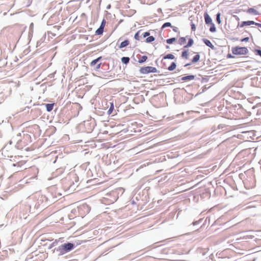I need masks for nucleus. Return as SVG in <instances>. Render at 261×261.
Returning <instances> with one entry per match:
<instances>
[{"label": "nucleus", "mask_w": 261, "mask_h": 261, "mask_svg": "<svg viewBox=\"0 0 261 261\" xmlns=\"http://www.w3.org/2000/svg\"><path fill=\"white\" fill-rule=\"evenodd\" d=\"M21 141L19 139L17 140V144L15 145V147L13 148L11 147L12 141H9V144H6L4 147L2 149V154L6 158H11L12 157L16 156L15 154V149H20L22 148V146L20 145V143Z\"/></svg>", "instance_id": "obj_1"}, {"label": "nucleus", "mask_w": 261, "mask_h": 261, "mask_svg": "<svg viewBox=\"0 0 261 261\" xmlns=\"http://www.w3.org/2000/svg\"><path fill=\"white\" fill-rule=\"evenodd\" d=\"M49 204V203L48 202V199L47 197H46V196L45 195H40L39 196L37 199V201L34 205L33 204L30 205V211L32 213H35L34 211L35 208L37 210L40 208L38 212H39L42 209L46 207Z\"/></svg>", "instance_id": "obj_2"}, {"label": "nucleus", "mask_w": 261, "mask_h": 261, "mask_svg": "<svg viewBox=\"0 0 261 261\" xmlns=\"http://www.w3.org/2000/svg\"><path fill=\"white\" fill-rule=\"evenodd\" d=\"M75 247L74 244L68 242L64 243L53 250L54 253H56L57 255H62L73 249Z\"/></svg>", "instance_id": "obj_3"}, {"label": "nucleus", "mask_w": 261, "mask_h": 261, "mask_svg": "<svg viewBox=\"0 0 261 261\" xmlns=\"http://www.w3.org/2000/svg\"><path fill=\"white\" fill-rule=\"evenodd\" d=\"M249 52L248 48L246 47L236 46L232 48V53L236 55H246Z\"/></svg>", "instance_id": "obj_4"}, {"label": "nucleus", "mask_w": 261, "mask_h": 261, "mask_svg": "<svg viewBox=\"0 0 261 261\" xmlns=\"http://www.w3.org/2000/svg\"><path fill=\"white\" fill-rule=\"evenodd\" d=\"M139 71L141 74L159 72L155 67L151 66L142 67L140 69Z\"/></svg>", "instance_id": "obj_5"}, {"label": "nucleus", "mask_w": 261, "mask_h": 261, "mask_svg": "<svg viewBox=\"0 0 261 261\" xmlns=\"http://www.w3.org/2000/svg\"><path fill=\"white\" fill-rule=\"evenodd\" d=\"M102 57H99L91 61L90 66L93 67L95 70H98L100 68L101 63H99Z\"/></svg>", "instance_id": "obj_6"}, {"label": "nucleus", "mask_w": 261, "mask_h": 261, "mask_svg": "<svg viewBox=\"0 0 261 261\" xmlns=\"http://www.w3.org/2000/svg\"><path fill=\"white\" fill-rule=\"evenodd\" d=\"M204 17L205 19V22L206 24H211L212 22V19L211 18L210 16L208 14L207 12H205L204 14Z\"/></svg>", "instance_id": "obj_7"}, {"label": "nucleus", "mask_w": 261, "mask_h": 261, "mask_svg": "<svg viewBox=\"0 0 261 261\" xmlns=\"http://www.w3.org/2000/svg\"><path fill=\"white\" fill-rule=\"evenodd\" d=\"M202 41L206 46H208L212 49H215V46L213 45L212 42L209 40L204 38L202 39Z\"/></svg>", "instance_id": "obj_8"}, {"label": "nucleus", "mask_w": 261, "mask_h": 261, "mask_svg": "<svg viewBox=\"0 0 261 261\" xmlns=\"http://www.w3.org/2000/svg\"><path fill=\"white\" fill-rule=\"evenodd\" d=\"M65 188H66V190L69 191V192H72L75 190V185L73 181H71L69 183V186L68 187H64Z\"/></svg>", "instance_id": "obj_9"}, {"label": "nucleus", "mask_w": 261, "mask_h": 261, "mask_svg": "<svg viewBox=\"0 0 261 261\" xmlns=\"http://www.w3.org/2000/svg\"><path fill=\"white\" fill-rule=\"evenodd\" d=\"M246 12L249 14H253L254 15H257L259 14V13L253 8H250L248 9Z\"/></svg>", "instance_id": "obj_10"}, {"label": "nucleus", "mask_w": 261, "mask_h": 261, "mask_svg": "<svg viewBox=\"0 0 261 261\" xmlns=\"http://www.w3.org/2000/svg\"><path fill=\"white\" fill-rule=\"evenodd\" d=\"M54 105H55L54 103H44L43 104V105L45 106V107L46 108V111L47 112H50L51 111L53 110L54 106Z\"/></svg>", "instance_id": "obj_11"}, {"label": "nucleus", "mask_w": 261, "mask_h": 261, "mask_svg": "<svg viewBox=\"0 0 261 261\" xmlns=\"http://www.w3.org/2000/svg\"><path fill=\"white\" fill-rule=\"evenodd\" d=\"M195 76L194 75H189L181 77V80L183 81H191L195 79Z\"/></svg>", "instance_id": "obj_12"}, {"label": "nucleus", "mask_w": 261, "mask_h": 261, "mask_svg": "<svg viewBox=\"0 0 261 261\" xmlns=\"http://www.w3.org/2000/svg\"><path fill=\"white\" fill-rule=\"evenodd\" d=\"M129 44V41L128 40H125L124 41L122 42L120 45L119 46V48H122L128 45Z\"/></svg>", "instance_id": "obj_13"}, {"label": "nucleus", "mask_w": 261, "mask_h": 261, "mask_svg": "<svg viewBox=\"0 0 261 261\" xmlns=\"http://www.w3.org/2000/svg\"><path fill=\"white\" fill-rule=\"evenodd\" d=\"M188 36H187L186 37H180L178 39V43L180 45H183L186 42V38H188Z\"/></svg>", "instance_id": "obj_14"}, {"label": "nucleus", "mask_w": 261, "mask_h": 261, "mask_svg": "<svg viewBox=\"0 0 261 261\" xmlns=\"http://www.w3.org/2000/svg\"><path fill=\"white\" fill-rule=\"evenodd\" d=\"M194 44V41L193 39L190 38L188 39V42L187 45L184 46V48H189L193 45Z\"/></svg>", "instance_id": "obj_15"}, {"label": "nucleus", "mask_w": 261, "mask_h": 261, "mask_svg": "<svg viewBox=\"0 0 261 261\" xmlns=\"http://www.w3.org/2000/svg\"><path fill=\"white\" fill-rule=\"evenodd\" d=\"M199 59H200V55L198 53H197L193 58V59L192 60V62L193 63H196L199 61Z\"/></svg>", "instance_id": "obj_16"}, {"label": "nucleus", "mask_w": 261, "mask_h": 261, "mask_svg": "<svg viewBox=\"0 0 261 261\" xmlns=\"http://www.w3.org/2000/svg\"><path fill=\"white\" fill-rule=\"evenodd\" d=\"M121 62L124 64H127L129 63L130 59L127 57H123L121 59Z\"/></svg>", "instance_id": "obj_17"}, {"label": "nucleus", "mask_w": 261, "mask_h": 261, "mask_svg": "<svg viewBox=\"0 0 261 261\" xmlns=\"http://www.w3.org/2000/svg\"><path fill=\"white\" fill-rule=\"evenodd\" d=\"M103 31L104 28H102V27H99V28L96 30L95 34L98 35H102L103 34Z\"/></svg>", "instance_id": "obj_18"}, {"label": "nucleus", "mask_w": 261, "mask_h": 261, "mask_svg": "<svg viewBox=\"0 0 261 261\" xmlns=\"http://www.w3.org/2000/svg\"><path fill=\"white\" fill-rule=\"evenodd\" d=\"M176 67V64L175 62H172L171 65L168 67V70L169 71H172L174 70Z\"/></svg>", "instance_id": "obj_19"}, {"label": "nucleus", "mask_w": 261, "mask_h": 261, "mask_svg": "<svg viewBox=\"0 0 261 261\" xmlns=\"http://www.w3.org/2000/svg\"><path fill=\"white\" fill-rule=\"evenodd\" d=\"M181 57L186 59H188V51L187 50H184L182 51Z\"/></svg>", "instance_id": "obj_20"}, {"label": "nucleus", "mask_w": 261, "mask_h": 261, "mask_svg": "<svg viewBox=\"0 0 261 261\" xmlns=\"http://www.w3.org/2000/svg\"><path fill=\"white\" fill-rule=\"evenodd\" d=\"M155 40V38L152 36H148L145 40V42L146 43H150V42H152V41H154Z\"/></svg>", "instance_id": "obj_21"}, {"label": "nucleus", "mask_w": 261, "mask_h": 261, "mask_svg": "<svg viewBox=\"0 0 261 261\" xmlns=\"http://www.w3.org/2000/svg\"><path fill=\"white\" fill-rule=\"evenodd\" d=\"M164 59H171V60H173V59H175V57H174V56L173 54H167V55H165L164 57Z\"/></svg>", "instance_id": "obj_22"}, {"label": "nucleus", "mask_w": 261, "mask_h": 261, "mask_svg": "<svg viewBox=\"0 0 261 261\" xmlns=\"http://www.w3.org/2000/svg\"><path fill=\"white\" fill-rule=\"evenodd\" d=\"M147 59V57L146 56H143L139 60L138 62L140 64H142V63L145 62Z\"/></svg>", "instance_id": "obj_23"}, {"label": "nucleus", "mask_w": 261, "mask_h": 261, "mask_svg": "<svg viewBox=\"0 0 261 261\" xmlns=\"http://www.w3.org/2000/svg\"><path fill=\"white\" fill-rule=\"evenodd\" d=\"M110 107L109 108L108 111V114L109 115H110L112 113L113 110H114V105L113 102H110Z\"/></svg>", "instance_id": "obj_24"}, {"label": "nucleus", "mask_w": 261, "mask_h": 261, "mask_svg": "<svg viewBox=\"0 0 261 261\" xmlns=\"http://www.w3.org/2000/svg\"><path fill=\"white\" fill-rule=\"evenodd\" d=\"M210 24H211V27L210 28V31L211 32H213V33L215 32L216 31V28L215 27L214 23H212Z\"/></svg>", "instance_id": "obj_25"}, {"label": "nucleus", "mask_w": 261, "mask_h": 261, "mask_svg": "<svg viewBox=\"0 0 261 261\" xmlns=\"http://www.w3.org/2000/svg\"><path fill=\"white\" fill-rule=\"evenodd\" d=\"M59 242V240H56L55 241H54L49 246L48 248L51 249L53 248L54 247L57 245L58 242Z\"/></svg>", "instance_id": "obj_26"}, {"label": "nucleus", "mask_w": 261, "mask_h": 261, "mask_svg": "<svg viewBox=\"0 0 261 261\" xmlns=\"http://www.w3.org/2000/svg\"><path fill=\"white\" fill-rule=\"evenodd\" d=\"M176 40V38L175 37L171 38L169 39H168L166 40V42L168 44H172L173 43L175 40Z\"/></svg>", "instance_id": "obj_27"}, {"label": "nucleus", "mask_w": 261, "mask_h": 261, "mask_svg": "<svg viewBox=\"0 0 261 261\" xmlns=\"http://www.w3.org/2000/svg\"><path fill=\"white\" fill-rule=\"evenodd\" d=\"M221 13H218L216 15V21L218 23L220 24L221 22L220 19Z\"/></svg>", "instance_id": "obj_28"}, {"label": "nucleus", "mask_w": 261, "mask_h": 261, "mask_svg": "<svg viewBox=\"0 0 261 261\" xmlns=\"http://www.w3.org/2000/svg\"><path fill=\"white\" fill-rule=\"evenodd\" d=\"M169 27L172 28V25H171V23L170 22H165V23H164L163 24V25L162 27V29H164V28H165L166 27Z\"/></svg>", "instance_id": "obj_29"}, {"label": "nucleus", "mask_w": 261, "mask_h": 261, "mask_svg": "<svg viewBox=\"0 0 261 261\" xmlns=\"http://www.w3.org/2000/svg\"><path fill=\"white\" fill-rule=\"evenodd\" d=\"M140 31H138L135 35L134 36V38L136 39V40H140Z\"/></svg>", "instance_id": "obj_30"}, {"label": "nucleus", "mask_w": 261, "mask_h": 261, "mask_svg": "<svg viewBox=\"0 0 261 261\" xmlns=\"http://www.w3.org/2000/svg\"><path fill=\"white\" fill-rule=\"evenodd\" d=\"M245 26L246 25H250L251 24H254V21L252 20H248V21H245Z\"/></svg>", "instance_id": "obj_31"}, {"label": "nucleus", "mask_w": 261, "mask_h": 261, "mask_svg": "<svg viewBox=\"0 0 261 261\" xmlns=\"http://www.w3.org/2000/svg\"><path fill=\"white\" fill-rule=\"evenodd\" d=\"M254 51L256 55H258L261 57V49H255Z\"/></svg>", "instance_id": "obj_32"}, {"label": "nucleus", "mask_w": 261, "mask_h": 261, "mask_svg": "<svg viewBox=\"0 0 261 261\" xmlns=\"http://www.w3.org/2000/svg\"><path fill=\"white\" fill-rule=\"evenodd\" d=\"M12 165L14 167L17 166L18 167H19L20 168H21V166L23 165V164L21 162H17L16 164H13Z\"/></svg>", "instance_id": "obj_33"}, {"label": "nucleus", "mask_w": 261, "mask_h": 261, "mask_svg": "<svg viewBox=\"0 0 261 261\" xmlns=\"http://www.w3.org/2000/svg\"><path fill=\"white\" fill-rule=\"evenodd\" d=\"M191 30L192 31H195L196 30V26L195 24L191 22Z\"/></svg>", "instance_id": "obj_34"}, {"label": "nucleus", "mask_w": 261, "mask_h": 261, "mask_svg": "<svg viewBox=\"0 0 261 261\" xmlns=\"http://www.w3.org/2000/svg\"><path fill=\"white\" fill-rule=\"evenodd\" d=\"M143 37L144 38H146L147 37H148L149 35H150V33L149 32H144L143 34Z\"/></svg>", "instance_id": "obj_35"}, {"label": "nucleus", "mask_w": 261, "mask_h": 261, "mask_svg": "<svg viewBox=\"0 0 261 261\" xmlns=\"http://www.w3.org/2000/svg\"><path fill=\"white\" fill-rule=\"evenodd\" d=\"M172 28L173 29V31L175 32H177L178 33V34H179V31L178 30V28L176 27H174V26H172Z\"/></svg>", "instance_id": "obj_36"}, {"label": "nucleus", "mask_w": 261, "mask_h": 261, "mask_svg": "<svg viewBox=\"0 0 261 261\" xmlns=\"http://www.w3.org/2000/svg\"><path fill=\"white\" fill-rule=\"evenodd\" d=\"M105 24H106V20L105 19H103L101 22L100 27H102V28H104Z\"/></svg>", "instance_id": "obj_37"}, {"label": "nucleus", "mask_w": 261, "mask_h": 261, "mask_svg": "<svg viewBox=\"0 0 261 261\" xmlns=\"http://www.w3.org/2000/svg\"><path fill=\"white\" fill-rule=\"evenodd\" d=\"M249 38L247 37H245V38L242 39L241 40V42H247L249 40Z\"/></svg>", "instance_id": "obj_38"}, {"label": "nucleus", "mask_w": 261, "mask_h": 261, "mask_svg": "<svg viewBox=\"0 0 261 261\" xmlns=\"http://www.w3.org/2000/svg\"><path fill=\"white\" fill-rule=\"evenodd\" d=\"M238 26H240V27H241V28H243L244 26H245V21H242L240 24H239V23L238 24Z\"/></svg>", "instance_id": "obj_39"}, {"label": "nucleus", "mask_w": 261, "mask_h": 261, "mask_svg": "<svg viewBox=\"0 0 261 261\" xmlns=\"http://www.w3.org/2000/svg\"><path fill=\"white\" fill-rule=\"evenodd\" d=\"M227 58H234V57L233 56H232L231 54H228L227 55Z\"/></svg>", "instance_id": "obj_40"}, {"label": "nucleus", "mask_w": 261, "mask_h": 261, "mask_svg": "<svg viewBox=\"0 0 261 261\" xmlns=\"http://www.w3.org/2000/svg\"><path fill=\"white\" fill-rule=\"evenodd\" d=\"M260 24H261V23H257V22H254V24H255V25H256V26H257V27H259V26H260Z\"/></svg>", "instance_id": "obj_41"}, {"label": "nucleus", "mask_w": 261, "mask_h": 261, "mask_svg": "<svg viewBox=\"0 0 261 261\" xmlns=\"http://www.w3.org/2000/svg\"><path fill=\"white\" fill-rule=\"evenodd\" d=\"M191 63H187L184 65V67H187L188 66L191 65Z\"/></svg>", "instance_id": "obj_42"}, {"label": "nucleus", "mask_w": 261, "mask_h": 261, "mask_svg": "<svg viewBox=\"0 0 261 261\" xmlns=\"http://www.w3.org/2000/svg\"><path fill=\"white\" fill-rule=\"evenodd\" d=\"M197 221L193 222V225H195L196 224H197Z\"/></svg>", "instance_id": "obj_43"}, {"label": "nucleus", "mask_w": 261, "mask_h": 261, "mask_svg": "<svg viewBox=\"0 0 261 261\" xmlns=\"http://www.w3.org/2000/svg\"><path fill=\"white\" fill-rule=\"evenodd\" d=\"M166 48H170V47H169V46H168V45H166Z\"/></svg>", "instance_id": "obj_44"}, {"label": "nucleus", "mask_w": 261, "mask_h": 261, "mask_svg": "<svg viewBox=\"0 0 261 261\" xmlns=\"http://www.w3.org/2000/svg\"><path fill=\"white\" fill-rule=\"evenodd\" d=\"M20 136V133H19L18 135H17V137H19Z\"/></svg>", "instance_id": "obj_45"}, {"label": "nucleus", "mask_w": 261, "mask_h": 261, "mask_svg": "<svg viewBox=\"0 0 261 261\" xmlns=\"http://www.w3.org/2000/svg\"><path fill=\"white\" fill-rule=\"evenodd\" d=\"M2 177H3V175L1 174V175H0V179H1Z\"/></svg>", "instance_id": "obj_46"}, {"label": "nucleus", "mask_w": 261, "mask_h": 261, "mask_svg": "<svg viewBox=\"0 0 261 261\" xmlns=\"http://www.w3.org/2000/svg\"><path fill=\"white\" fill-rule=\"evenodd\" d=\"M164 59V58H163V59H162V61H161V62H163V61Z\"/></svg>", "instance_id": "obj_47"}, {"label": "nucleus", "mask_w": 261, "mask_h": 261, "mask_svg": "<svg viewBox=\"0 0 261 261\" xmlns=\"http://www.w3.org/2000/svg\"><path fill=\"white\" fill-rule=\"evenodd\" d=\"M164 59V58H163V59H162V61H161V62H163V61Z\"/></svg>", "instance_id": "obj_48"}, {"label": "nucleus", "mask_w": 261, "mask_h": 261, "mask_svg": "<svg viewBox=\"0 0 261 261\" xmlns=\"http://www.w3.org/2000/svg\"><path fill=\"white\" fill-rule=\"evenodd\" d=\"M164 59V58H163V59H162V61H161V62H163V61Z\"/></svg>", "instance_id": "obj_49"}, {"label": "nucleus", "mask_w": 261, "mask_h": 261, "mask_svg": "<svg viewBox=\"0 0 261 261\" xmlns=\"http://www.w3.org/2000/svg\"><path fill=\"white\" fill-rule=\"evenodd\" d=\"M259 27L261 28V24H260V26H259Z\"/></svg>", "instance_id": "obj_50"}, {"label": "nucleus", "mask_w": 261, "mask_h": 261, "mask_svg": "<svg viewBox=\"0 0 261 261\" xmlns=\"http://www.w3.org/2000/svg\"><path fill=\"white\" fill-rule=\"evenodd\" d=\"M261 32V31H260Z\"/></svg>", "instance_id": "obj_51"}]
</instances>
